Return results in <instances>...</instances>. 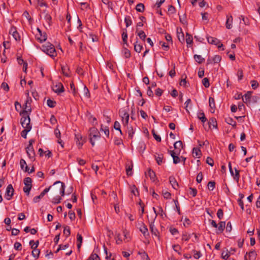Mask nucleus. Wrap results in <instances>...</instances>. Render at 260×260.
I'll use <instances>...</instances> for the list:
<instances>
[{"label":"nucleus","instance_id":"a18cd8bd","mask_svg":"<svg viewBox=\"0 0 260 260\" xmlns=\"http://www.w3.org/2000/svg\"><path fill=\"white\" fill-rule=\"evenodd\" d=\"M47 104L48 107L53 108L55 106L56 102L51 99H48L47 101Z\"/></svg>","mask_w":260,"mask_h":260},{"label":"nucleus","instance_id":"49530a36","mask_svg":"<svg viewBox=\"0 0 260 260\" xmlns=\"http://www.w3.org/2000/svg\"><path fill=\"white\" fill-rule=\"evenodd\" d=\"M221 59V57L220 55H216L212 58V61L214 63H219Z\"/></svg>","mask_w":260,"mask_h":260},{"label":"nucleus","instance_id":"69168bd1","mask_svg":"<svg viewBox=\"0 0 260 260\" xmlns=\"http://www.w3.org/2000/svg\"><path fill=\"white\" fill-rule=\"evenodd\" d=\"M168 11L171 14H174L176 11L175 8L172 5H170L168 7Z\"/></svg>","mask_w":260,"mask_h":260},{"label":"nucleus","instance_id":"5701e85b","mask_svg":"<svg viewBox=\"0 0 260 260\" xmlns=\"http://www.w3.org/2000/svg\"><path fill=\"white\" fill-rule=\"evenodd\" d=\"M225 121L228 124L231 125L233 127H236L237 123L232 118L226 117L225 118Z\"/></svg>","mask_w":260,"mask_h":260},{"label":"nucleus","instance_id":"de8ad7c7","mask_svg":"<svg viewBox=\"0 0 260 260\" xmlns=\"http://www.w3.org/2000/svg\"><path fill=\"white\" fill-rule=\"evenodd\" d=\"M30 128H24L21 133V136L24 138H26L27 134L30 131Z\"/></svg>","mask_w":260,"mask_h":260},{"label":"nucleus","instance_id":"393cba45","mask_svg":"<svg viewBox=\"0 0 260 260\" xmlns=\"http://www.w3.org/2000/svg\"><path fill=\"white\" fill-rule=\"evenodd\" d=\"M134 45L135 51L138 53H140L143 48L142 45L138 43V40L136 41Z\"/></svg>","mask_w":260,"mask_h":260},{"label":"nucleus","instance_id":"13d9d810","mask_svg":"<svg viewBox=\"0 0 260 260\" xmlns=\"http://www.w3.org/2000/svg\"><path fill=\"white\" fill-rule=\"evenodd\" d=\"M44 18L46 21L49 24V25H50V22H51L52 20L51 16L49 14H46Z\"/></svg>","mask_w":260,"mask_h":260},{"label":"nucleus","instance_id":"9b49d317","mask_svg":"<svg viewBox=\"0 0 260 260\" xmlns=\"http://www.w3.org/2000/svg\"><path fill=\"white\" fill-rule=\"evenodd\" d=\"M53 90L58 94L62 93L64 91L63 86L62 83L58 82L55 85L53 86Z\"/></svg>","mask_w":260,"mask_h":260},{"label":"nucleus","instance_id":"f257e3e1","mask_svg":"<svg viewBox=\"0 0 260 260\" xmlns=\"http://www.w3.org/2000/svg\"><path fill=\"white\" fill-rule=\"evenodd\" d=\"M41 49L44 52L51 57H54L57 55L54 46L49 42H47L42 45Z\"/></svg>","mask_w":260,"mask_h":260},{"label":"nucleus","instance_id":"2eb2a0df","mask_svg":"<svg viewBox=\"0 0 260 260\" xmlns=\"http://www.w3.org/2000/svg\"><path fill=\"white\" fill-rule=\"evenodd\" d=\"M37 30L39 33V35L40 36V37L37 38V40H39L40 42L45 41L47 38L46 34L45 32L44 34H42L41 30L39 28H37Z\"/></svg>","mask_w":260,"mask_h":260},{"label":"nucleus","instance_id":"9d476101","mask_svg":"<svg viewBox=\"0 0 260 260\" xmlns=\"http://www.w3.org/2000/svg\"><path fill=\"white\" fill-rule=\"evenodd\" d=\"M208 124L209 125L208 129H207L206 127H204L206 131H208L209 129H211L212 127L213 128H217V127L216 120L215 118L213 117L210 118ZM203 126H205V125L203 124Z\"/></svg>","mask_w":260,"mask_h":260},{"label":"nucleus","instance_id":"7ed1b4c3","mask_svg":"<svg viewBox=\"0 0 260 260\" xmlns=\"http://www.w3.org/2000/svg\"><path fill=\"white\" fill-rule=\"evenodd\" d=\"M128 108H122L119 111V116L121 117L122 123L124 125H127L129 120V115L128 114Z\"/></svg>","mask_w":260,"mask_h":260},{"label":"nucleus","instance_id":"a211bd4d","mask_svg":"<svg viewBox=\"0 0 260 260\" xmlns=\"http://www.w3.org/2000/svg\"><path fill=\"white\" fill-rule=\"evenodd\" d=\"M233 24V17L231 15L226 16V21L225 23L226 28L227 29H231L232 27Z\"/></svg>","mask_w":260,"mask_h":260},{"label":"nucleus","instance_id":"20e7f679","mask_svg":"<svg viewBox=\"0 0 260 260\" xmlns=\"http://www.w3.org/2000/svg\"><path fill=\"white\" fill-rule=\"evenodd\" d=\"M58 184H60V185L58 186H54L52 188L54 194L59 193L61 196H64L65 185L63 182L60 181H57L54 183L53 185H55Z\"/></svg>","mask_w":260,"mask_h":260},{"label":"nucleus","instance_id":"a878e982","mask_svg":"<svg viewBox=\"0 0 260 260\" xmlns=\"http://www.w3.org/2000/svg\"><path fill=\"white\" fill-rule=\"evenodd\" d=\"M140 231L141 232V233L143 234V235L145 237L149 235L148 229L147 228L146 226L143 223L140 226Z\"/></svg>","mask_w":260,"mask_h":260},{"label":"nucleus","instance_id":"dca6fc26","mask_svg":"<svg viewBox=\"0 0 260 260\" xmlns=\"http://www.w3.org/2000/svg\"><path fill=\"white\" fill-rule=\"evenodd\" d=\"M146 176H149L150 178V179L152 181H154L156 179V175L155 172L152 171L151 169H149L147 172L145 173Z\"/></svg>","mask_w":260,"mask_h":260},{"label":"nucleus","instance_id":"0eeeda50","mask_svg":"<svg viewBox=\"0 0 260 260\" xmlns=\"http://www.w3.org/2000/svg\"><path fill=\"white\" fill-rule=\"evenodd\" d=\"M207 39L208 41V42L209 44L215 45L217 46L218 48H221L223 46L222 44H221L220 42V41L217 39V38H213L211 36H208L207 37Z\"/></svg>","mask_w":260,"mask_h":260},{"label":"nucleus","instance_id":"bb28decb","mask_svg":"<svg viewBox=\"0 0 260 260\" xmlns=\"http://www.w3.org/2000/svg\"><path fill=\"white\" fill-rule=\"evenodd\" d=\"M198 118L203 122L205 123L207 119L205 117V114L203 112H200L198 113Z\"/></svg>","mask_w":260,"mask_h":260},{"label":"nucleus","instance_id":"603ef678","mask_svg":"<svg viewBox=\"0 0 260 260\" xmlns=\"http://www.w3.org/2000/svg\"><path fill=\"white\" fill-rule=\"evenodd\" d=\"M202 83L204 85V86L206 88L209 87L210 86L209 80L207 78H204L203 79Z\"/></svg>","mask_w":260,"mask_h":260},{"label":"nucleus","instance_id":"680f3d73","mask_svg":"<svg viewBox=\"0 0 260 260\" xmlns=\"http://www.w3.org/2000/svg\"><path fill=\"white\" fill-rule=\"evenodd\" d=\"M251 87H252V89H255L258 86V83L256 80H252L251 81Z\"/></svg>","mask_w":260,"mask_h":260},{"label":"nucleus","instance_id":"37998d69","mask_svg":"<svg viewBox=\"0 0 260 260\" xmlns=\"http://www.w3.org/2000/svg\"><path fill=\"white\" fill-rule=\"evenodd\" d=\"M39 244V241H37L36 242H35L34 240H30L29 242V245H31V249L37 248Z\"/></svg>","mask_w":260,"mask_h":260},{"label":"nucleus","instance_id":"052dcab7","mask_svg":"<svg viewBox=\"0 0 260 260\" xmlns=\"http://www.w3.org/2000/svg\"><path fill=\"white\" fill-rule=\"evenodd\" d=\"M132 169H133V165L126 166V174L128 176H130L132 174Z\"/></svg>","mask_w":260,"mask_h":260},{"label":"nucleus","instance_id":"c9c22d12","mask_svg":"<svg viewBox=\"0 0 260 260\" xmlns=\"http://www.w3.org/2000/svg\"><path fill=\"white\" fill-rule=\"evenodd\" d=\"M136 9L138 12H143L144 11L145 7L144 4L142 3L138 4L136 7Z\"/></svg>","mask_w":260,"mask_h":260},{"label":"nucleus","instance_id":"f3484780","mask_svg":"<svg viewBox=\"0 0 260 260\" xmlns=\"http://www.w3.org/2000/svg\"><path fill=\"white\" fill-rule=\"evenodd\" d=\"M169 181L174 189L176 190L178 189L179 187L178 183L177 182L176 179L174 177H170Z\"/></svg>","mask_w":260,"mask_h":260},{"label":"nucleus","instance_id":"412c9836","mask_svg":"<svg viewBox=\"0 0 260 260\" xmlns=\"http://www.w3.org/2000/svg\"><path fill=\"white\" fill-rule=\"evenodd\" d=\"M251 91H248L246 94H244V98H243V102L246 104H249V102L250 101V98H251Z\"/></svg>","mask_w":260,"mask_h":260},{"label":"nucleus","instance_id":"c03bdc74","mask_svg":"<svg viewBox=\"0 0 260 260\" xmlns=\"http://www.w3.org/2000/svg\"><path fill=\"white\" fill-rule=\"evenodd\" d=\"M260 100V98L257 96H252L250 98V101L249 104H254Z\"/></svg>","mask_w":260,"mask_h":260},{"label":"nucleus","instance_id":"2f4dec72","mask_svg":"<svg viewBox=\"0 0 260 260\" xmlns=\"http://www.w3.org/2000/svg\"><path fill=\"white\" fill-rule=\"evenodd\" d=\"M194 59L199 63H202L205 61V59L200 55L195 54L194 55Z\"/></svg>","mask_w":260,"mask_h":260},{"label":"nucleus","instance_id":"e2e57ef3","mask_svg":"<svg viewBox=\"0 0 260 260\" xmlns=\"http://www.w3.org/2000/svg\"><path fill=\"white\" fill-rule=\"evenodd\" d=\"M127 133H128V137L130 138L131 139H132L134 134V130L132 127L128 128Z\"/></svg>","mask_w":260,"mask_h":260},{"label":"nucleus","instance_id":"1a4fd4ad","mask_svg":"<svg viewBox=\"0 0 260 260\" xmlns=\"http://www.w3.org/2000/svg\"><path fill=\"white\" fill-rule=\"evenodd\" d=\"M9 34L12 35L16 41L20 40V37L15 27L12 26L11 27L9 30Z\"/></svg>","mask_w":260,"mask_h":260},{"label":"nucleus","instance_id":"338daca9","mask_svg":"<svg viewBox=\"0 0 260 260\" xmlns=\"http://www.w3.org/2000/svg\"><path fill=\"white\" fill-rule=\"evenodd\" d=\"M170 233L172 235H175L177 234H178V231L177 229L173 228V227H170L169 230Z\"/></svg>","mask_w":260,"mask_h":260},{"label":"nucleus","instance_id":"6e6d98bb","mask_svg":"<svg viewBox=\"0 0 260 260\" xmlns=\"http://www.w3.org/2000/svg\"><path fill=\"white\" fill-rule=\"evenodd\" d=\"M217 216L219 219H221L223 217V212L221 209H219L218 210Z\"/></svg>","mask_w":260,"mask_h":260},{"label":"nucleus","instance_id":"6e6552de","mask_svg":"<svg viewBox=\"0 0 260 260\" xmlns=\"http://www.w3.org/2000/svg\"><path fill=\"white\" fill-rule=\"evenodd\" d=\"M14 190L13 188L12 185H8L7 187L5 193V198L7 200H10L12 199L14 194Z\"/></svg>","mask_w":260,"mask_h":260},{"label":"nucleus","instance_id":"8fccbe9b","mask_svg":"<svg viewBox=\"0 0 260 260\" xmlns=\"http://www.w3.org/2000/svg\"><path fill=\"white\" fill-rule=\"evenodd\" d=\"M152 134L153 135V136L154 137V138L155 139V140L157 142H160L161 140V137L159 136V135H157L156 133H155V131L154 129H153L152 131Z\"/></svg>","mask_w":260,"mask_h":260},{"label":"nucleus","instance_id":"09e8293b","mask_svg":"<svg viewBox=\"0 0 260 260\" xmlns=\"http://www.w3.org/2000/svg\"><path fill=\"white\" fill-rule=\"evenodd\" d=\"M231 251H223L221 253V257L224 259H227L230 256Z\"/></svg>","mask_w":260,"mask_h":260},{"label":"nucleus","instance_id":"72a5a7b5","mask_svg":"<svg viewBox=\"0 0 260 260\" xmlns=\"http://www.w3.org/2000/svg\"><path fill=\"white\" fill-rule=\"evenodd\" d=\"M124 22L125 23L126 27H128L132 24V21L131 18L129 16H126L124 18Z\"/></svg>","mask_w":260,"mask_h":260},{"label":"nucleus","instance_id":"864d4df0","mask_svg":"<svg viewBox=\"0 0 260 260\" xmlns=\"http://www.w3.org/2000/svg\"><path fill=\"white\" fill-rule=\"evenodd\" d=\"M114 128L116 129V130H118L120 132V134H122V132L121 131V129H120V124L119 123V122L116 121L115 122H114Z\"/></svg>","mask_w":260,"mask_h":260},{"label":"nucleus","instance_id":"c756f323","mask_svg":"<svg viewBox=\"0 0 260 260\" xmlns=\"http://www.w3.org/2000/svg\"><path fill=\"white\" fill-rule=\"evenodd\" d=\"M192 37L191 35H190V34H189L188 33H186V39H185V40H186V42L187 44V45H190L192 44Z\"/></svg>","mask_w":260,"mask_h":260},{"label":"nucleus","instance_id":"4d7b16f0","mask_svg":"<svg viewBox=\"0 0 260 260\" xmlns=\"http://www.w3.org/2000/svg\"><path fill=\"white\" fill-rule=\"evenodd\" d=\"M190 238L189 235L187 233L185 232L183 233L182 235V240H184L185 241H188Z\"/></svg>","mask_w":260,"mask_h":260},{"label":"nucleus","instance_id":"b1692460","mask_svg":"<svg viewBox=\"0 0 260 260\" xmlns=\"http://www.w3.org/2000/svg\"><path fill=\"white\" fill-rule=\"evenodd\" d=\"M155 158L158 165H160L162 163L164 156L162 154H156L155 155Z\"/></svg>","mask_w":260,"mask_h":260},{"label":"nucleus","instance_id":"4468645a","mask_svg":"<svg viewBox=\"0 0 260 260\" xmlns=\"http://www.w3.org/2000/svg\"><path fill=\"white\" fill-rule=\"evenodd\" d=\"M217 226V229L216 231V233L217 234L222 233L225 229V221H220Z\"/></svg>","mask_w":260,"mask_h":260},{"label":"nucleus","instance_id":"79ce46f5","mask_svg":"<svg viewBox=\"0 0 260 260\" xmlns=\"http://www.w3.org/2000/svg\"><path fill=\"white\" fill-rule=\"evenodd\" d=\"M174 147L175 149L180 150V148L182 147V142L181 141H178L174 144Z\"/></svg>","mask_w":260,"mask_h":260},{"label":"nucleus","instance_id":"774afa93","mask_svg":"<svg viewBox=\"0 0 260 260\" xmlns=\"http://www.w3.org/2000/svg\"><path fill=\"white\" fill-rule=\"evenodd\" d=\"M89 258L91 260H100V257L97 254L95 253H92L91 254V255L89 256Z\"/></svg>","mask_w":260,"mask_h":260},{"label":"nucleus","instance_id":"4be33fe9","mask_svg":"<svg viewBox=\"0 0 260 260\" xmlns=\"http://www.w3.org/2000/svg\"><path fill=\"white\" fill-rule=\"evenodd\" d=\"M150 229L151 230L152 234L155 235V236H157L158 234V231L154 226V221L151 222V223H150Z\"/></svg>","mask_w":260,"mask_h":260},{"label":"nucleus","instance_id":"ddd939ff","mask_svg":"<svg viewBox=\"0 0 260 260\" xmlns=\"http://www.w3.org/2000/svg\"><path fill=\"white\" fill-rule=\"evenodd\" d=\"M26 150L28 157L31 159H35V152L33 146H27Z\"/></svg>","mask_w":260,"mask_h":260},{"label":"nucleus","instance_id":"a19ab883","mask_svg":"<svg viewBox=\"0 0 260 260\" xmlns=\"http://www.w3.org/2000/svg\"><path fill=\"white\" fill-rule=\"evenodd\" d=\"M40 252L39 249L37 248L32 249V251L31 252L32 256L36 258H38L39 257Z\"/></svg>","mask_w":260,"mask_h":260},{"label":"nucleus","instance_id":"6ab92c4d","mask_svg":"<svg viewBox=\"0 0 260 260\" xmlns=\"http://www.w3.org/2000/svg\"><path fill=\"white\" fill-rule=\"evenodd\" d=\"M209 106L211 108L210 111L213 113L215 110V100L213 98L210 97L209 99Z\"/></svg>","mask_w":260,"mask_h":260},{"label":"nucleus","instance_id":"423d86ee","mask_svg":"<svg viewBox=\"0 0 260 260\" xmlns=\"http://www.w3.org/2000/svg\"><path fill=\"white\" fill-rule=\"evenodd\" d=\"M22 118L21 119V124L22 126L24 128H31V125H30V117L29 115L25 114H21Z\"/></svg>","mask_w":260,"mask_h":260},{"label":"nucleus","instance_id":"f8f14e48","mask_svg":"<svg viewBox=\"0 0 260 260\" xmlns=\"http://www.w3.org/2000/svg\"><path fill=\"white\" fill-rule=\"evenodd\" d=\"M75 137L77 145L79 146V148L81 147L84 143L85 142V138H83L82 136L79 134H76Z\"/></svg>","mask_w":260,"mask_h":260},{"label":"nucleus","instance_id":"f704fd0d","mask_svg":"<svg viewBox=\"0 0 260 260\" xmlns=\"http://www.w3.org/2000/svg\"><path fill=\"white\" fill-rule=\"evenodd\" d=\"M25 186H32V180L30 177H26L23 180Z\"/></svg>","mask_w":260,"mask_h":260},{"label":"nucleus","instance_id":"aec40b11","mask_svg":"<svg viewBox=\"0 0 260 260\" xmlns=\"http://www.w3.org/2000/svg\"><path fill=\"white\" fill-rule=\"evenodd\" d=\"M177 37L180 42H183L184 41V36L182 32L181 28H177Z\"/></svg>","mask_w":260,"mask_h":260},{"label":"nucleus","instance_id":"c85d7f7f","mask_svg":"<svg viewBox=\"0 0 260 260\" xmlns=\"http://www.w3.org/2000/svg\"><path fill=\"white\" fill-rule=\"evenodd\" d=\"M82 237L81 235L78 233L77 235V248L79 249L81 246L82 243Z\"/></svg>","mask_w":260,"mask_h":260},{"label":"nucleus","instance_id":"39448f33","mask_svg":"<svg viewBox=\"0 0 260 260\" xmlns=\"http://www.w3.org/2000/svg\"><path fill=\"white\" fill-rule=\"evenodd\" d=\"M31 99L30 98L28 97L25 101V104L23 105V109L20 112V114H26L29 115L31 112Z\"/></svg>","mask_w":260,"mask_h":260},{"label":"nucleus","instance_id":"3c124183","mask_svg":"<svg viewBox=\"0 0 260 260\" xmlns=\"http://www.w3.org/2000/svg\"><path fill=\"white\" fill-rule=\"evenodd\" d=\"M69 68L67 67H65V66H62L61 67V71H62V74L67 76V77H68L69 76V74L68 72V71H69Z\"/></svg>","mask_w":260,"mask_h":260},{"label":"nucleus","instance_id":"473e14b6","mask_svg":"<svg viewBox=\"0 0 260 260\" xmlns=\"http://www.w3.org/2000/svg\"><path fill=\"white\" fill-rule=\"evenodd\" d=\"M122 39L124 44H127V30L126 29H124L123 32L122 34Z\"/></svg>","mask_w":260,"mask_h":260},{"label":"nucleus","instance_id":"0e129e2a","mask_svg":"<svg viewBox=\"0 0 260 260\" xmlns=\"http://www.w3.org/2000/svg\"><path fill=\"white\" fill-rule=\"evenodd\" d=\"M20 165L21 169L22 170H24V169H25V166H27L25 160L22 158L20 160Z\"/></svg>","mask_w":260,"mask_h":260},{"label":"nucleus","instance_id":"cd10ccee","mask_svg":"<svg viewBox=\"0 0 260 260\" xmlns=\"http://www.w3.org/2000/svg\"><path fill=\"white\" fill-rule=\"evenodd\" d=\"M192 154L193 156H196L198 158H200L202 155L201 150L199 148H193L192 150Z\"/></svg>","mask_w":260,"mask_h":260},{"label":"nucleus","instance_id":"7c9ffc66","mask_svg":"<svg viewBox=\"0 0 260 260\" xmlns=\"http://www.w3.org/2000/svg\"><path fill=\"white\" fill-rule=\"evenodd\" d=\"M234 170H235V173L234 174L233 178H234V180H235V181L237 183H238L239 181L240 177V173H239L240 171L238 170H237L236 168H235Z\"/></svg>","mask_w":260,"mask_h":260},{"label":"nucleus","instance_id":"ea45409f","mask_svg":"<svg viewBox=\"0 0 260 260\" xmlns=\"http://www.w3.org/2000/svg\"><path fill=\"white\" fill-rule=\"evenodd\" d=\"M122 52L124 54V57L126 58H128L131 57V52L130 51L127 49V48H124L123 50H122Z\"/></svg>","mask_w":260,"mask_h":260},{"label":"nucleus","instance_id":"58836bf2","mask_svg":"<svg viewBox=\"0 0 260 260\" xmlns=\"http://www.w3.org/2000/svg\"><path fill=\"white\" fill-rule=\"evenodd\" d=\"M88 119L92 123L93 125L97 124V120L95 117H93L92 115L89 114L88 115Z\"/></svg>","mask_w":260,"mask_h":260},{"label":"nucleus","instance_id":"4c0bfd02","mask_svg":"<svg viewBox=\"0 0 260 260\" xmlns=\"http://www.w3.org/2000/svg\"><path fill=\"white\" fill-rule=\"evenodd\" d=\"M216 183L214 181H209L208 183V188L210 190H213L215 187Z\"/></svg>","mask_w":260,"mask_h":260},{"label":"nucleus","instance_id":"e433bc0d","mask_svg":"<svg viewBox=\"0 0 260 260\" xmlns=\"http://www.w3.org/2000/svg\"><path fill=\"white\" fill-rule=\"evenodd\" d=\"M137 32L138 36L140 37V38L142 40L144 41L146 38V35L145 33L144 32V31L143 30H140V31H138V32Z\"/></svg>","mask_w":260,"mask_h":260},{"label":"nucleus","instance_id":"5fc2aeb1","mask_svg":"<svg viewBox=\"0 0 260 260\" xmlns=\"http://www.w3.org/2000/svg\"><path fill=\"white\" fill-rule=\"evenodd\" d=\"M63 234H65L67 237H68L70 235L71 232L69 226H66L64 227L63 230Z\"/></svg>","mask_w":260,"mask_h":260},{"label":"nucleus","instance_id":"f03ea898","mask_svg":"<svg viewBox=\"0 0 260 260\" xmlns=\"http://www.w3.org/2000/svg\"><path fill=\"white\" fill-rule=\"evenodd\" d=\"M90 142L92 146H94L95 141L100 138V133L95 127H92L90 129Z\"/></svg>","mask_w":260,"mask_h":260},{"label":"nucleus","instance_id":"bf43d9fd","mask_svg":"<svg viewBox=\"0 0 260 260\" xmlns=\"http://www.w3.org/2000/svg\"><path fill=\"white\" fill-rule=\"evenodd\" d=\"M32 186H25L23 188V191L28 196L29 194L30 190L31 189Z\"/></svg>","mask_w":260,"mask_h":260}]
</instances>
